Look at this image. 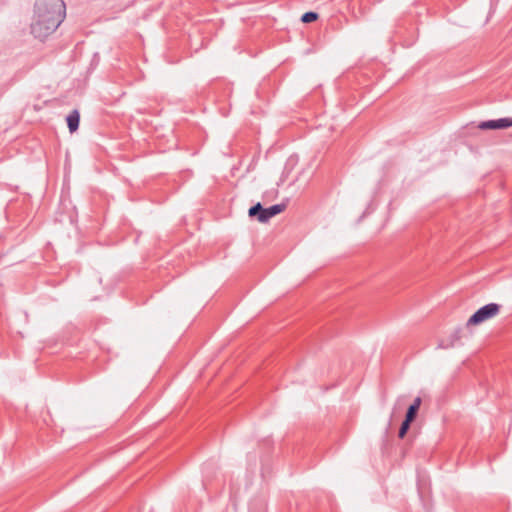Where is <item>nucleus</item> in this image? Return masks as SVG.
<instances>
[{
	"label": "nucleus",
	"instance_id": "f03ea898",
	"mask_svg": "<svg viewBox=\"0 0 512 512\" xmlns=\"http://www.w3.org/2000/svg\"><path fill=\"white\" fill-rule=\"evenodd\" d=\"M500 310V306L494 303L488 304L476 311L467 321V326H478L485 321L494 318Z\"/></svg>",
	"mask_w": 512,
	"mask_h": 512
},
{
	"label": "nucleus",
	"instance_id": "0eeeda50",
	"mask_svg": "<svg viewBox=\"0 0 512 512\" xmlns=\"http://www.w3.org/2000/svg\"><path fill=\"white\" fill-rule=\"evenodd\" d=\"M421 405V399L420 398H416L413 402V404H411L406 412V415L405 416H416L418 410H419V407Z\"/></svg>",
	"mask_w": 512,
	"mask_h": 512
},
{
	"label": "nucleus",
	"instance_id": "39448f33",
	"mask_svg": "<svg viewBox=\"0 0 512 512\" xmlns=\"http://www.w3.org/2000/svg\"><path fill=\"white\" fill-rule=\"evenodd\" d=\"M67 124L69 127L70 132H75L78 129L79 125V114L78 112L74 111L71 113L67 118Z\"/></svg>",
	"mask_w": 512,
	"mask_h": 512
},
{
	"label": "nucleus",
	"instance_id": "20e7f679",
	"mask_svg": "<svg viewBox=\"0 0 512 512\" xmlns=\"http://www.w3.org/2000/svg\"><path fill=\"white\" fill-rule=\"evenodd\" d=\"M512 126V119H498L482 122L480 124L481 129H504Z\"/></svg>",
	"mask_w": 512,
	"mask_h": 512
},
{
	"label": "nucleus",
	"instance_id": "7ed1b4c3",
	"mask_svg": "<svg viewBox=\"0 0 512 512\" xmlns=\"http://www.w3.org/2000/svg\"><path fill=\"white\" fill-rule=\"evenodd\" d=\"M283 210V205H274L268 209H263L261 204L258 203L257 205L250 208L249 216H258V220L264 223L267 222L273 216L281 213Z\"/></svg>",
	"mask_w": 512,
	"mask_h": 512
},
{
	"label": "nucleus",
	"instance_id": "6e6552de",
	"mask_svg": "<svg viewBox=\"0 0 512 512\" xmlns=\"http://www.w3.org/2000/svg\"><path fill=\"white\" fill-rule=\"evenodd\" d=\"M317 14L316 13H313V12H308V13H305L303 16H302V21L304 23H311L313 21H315L317 19Z\"/></svg>",
	"mask_w": 512,
	"mask_h": 512
},
{
	"label": "nucleus",
	"instance_id": "f257e3e1",
	"mask_svg": "<svg viewBox=\"0 0 512 512\" xmlns=\"http://www.w3.org/2000/svg\"><path fill=\"white\" fill-rule=\"evenodd\" d=\"M64 17L65 4L62 0H37L31 32L36 38L44 39L58 28Z\"/></svg>",
	"mask_w": 512,
	"mask_h": 512
},
{
	"label": "nucleus",
	"instance_id": "423d86ee",
	"mask_svg": "<svg viewBox=\"0 0 512 512\" xmlns=\"http://www.w3.org/2000/svg\"><path fill=\"white\" fill-rule=\"evenodd\" d=\"M416 418H404L400 428H399V432H398V437L399 438H404L405 435L407 434L408 430L410 429V426L412 424V422L415 420Z\"/></svg>",
	"mask_w": 512,
	"mask_h": 512
}]
</instances>
